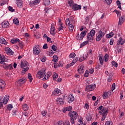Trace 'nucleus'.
<instances>
[{"mask_svg": "<svg viewBox=\"0 0 125 125\" xmlns=\"http://www.w3.org/2000/svg\"><path fill=\"white\" fill-rule=\"evenodd\" d=\"M2 28H8L9 27V22L7 21H4L1 23Z\"/></svg>", "mask_w": 125, "mask_h": 125, "instance_id": "nucleus-16", "label": "nucleus"}, {"mask_svg": "<svg viewBox=\"0 0 125 125\" xmlns=\"http://www.w3.org/2000/svg\"><path fill=\"white\" fill-rule=\"evenodd\" d=\"M114 12H116V13L117 14L118 17H120L121 16V13L119 12V11H117V10H115Z\"/></svg>", "mask_w": 125, "mask_h": 125, "instance_id": "nucleus-54", "label": "nucleus"}, {"mask_svg": "<svg viewBox=\"0 0 125 125\" xmlns=\"http://www.w3.org/2000/svg\"><path fill=\"white\" fill-rule=\"evenodd\" d=\"M87 31H83L81 32L80 35L79 34H77L76 36V39H77L78 41H82L84 37H85V35H86Z\"/></svg>", "mask_w": 125, "mask_h": 125, "instance_id": "nucleus-6", "label": "nucleus"}, {"mask_svg": "<svg viewBox=\"0 0 125 125\" xmlns=\"http://www.w3.org/2000/svg\"><path fill=\"white\" fill-rule=\"evenodd\" d=\"M86 119L88 122H90V121H91V119H92V117H91V115H89L86 117Z\"/></svg>", "mask_w": 125, "mask_h": 125, "instance_id": "nucleus-57", "label": "nucleus"}, {"mask_svg": "<svg viewBox=\"0 0 125 125\" xmlns=\"http://www.w3.org/2000/svg\"><path fill=\"white\" fill-rule=\"evenodd\" d=\"M8 100H9V96L5 95L4 98H2V97H0V106H3V104L5 105L7 104V102H8Z\"/></svg>", "mask_w": 125, "mask_h": 125, "instance_id": "nucleus-3", "label": "nucleus"}, {"mask_svg": "<svg viewBox=\"0 0 125 125\" xmlns=\"http://www.w3.org/2000/svg\"><path fill=\"white\" fill-rule=\"evenodd\" d=\"M95 35V30L92 29L90 31V32L88 34L87 36V40L89 42H92L93 41V37Z\"/></svg>", "mask_w": 125, "mask_h": 125, "instance_id": "nucleus-4", "label": "nucleus"}, {"mask_svg": "<svg viewBox=\"0 0 125 125\" xmlns=\"http://www.w3.org/2000/svg\"><path fill=\"white\" fill-rule=\"evenodd\" d=\"M107 4H111L113 0H104Z\"/></svg>", "mask_w": 125, "mask_h": 125, "instance_id": "nucleus-58", "label": "nucleus"}, {"mask_svg": "<svg viewBox=\"0 0 125 125\" xmlns=\"http://www.w3.org/2000/svg\"><path fill=\"white\" fill-rule=\"evenodd\" d=\"M68 116L70 117V123L72 125H75V121L77 120L78 117H79V115L78 113L75 111H70L68 113Z\"/></svg>", "mask_w": 125, "mask_h": 125, "instance_id": "nucleus-1", "label": "nucleus"}, {"mask_svg": "<svg viewBox=\"0 0 125 125\" xmlns=\"http://www.w3.org/2000/svg\"><path fill=\"white\" fill-rule=\"evenodd\" d=\"M103 97L104 99H106L108 97V93L107 92H104L103 95Z\"/></svg>", "mask_w": 125, "mask_h": 125, "instance_id": "nucleus-43", "label": "nucleus"}, {"mask_svg": "<svg viewBox=\"0 0 125 125\" xmlns=\"http://www.w3.org/2000/svg\"><path fill=\"white\" fill-rule=\"evenodd\" d=\"M5 86V82L2 80H0V89H3Z\"/></svg>", "mask_w": 125, "mask_h": 125, "instance_id": "nucleus-23", "label": "nucleus"}, {"mask_svg": "<svg viewBox=\"0 0 125 125\" xmlns=\"http://www.w3.org/2000/svg\"><path fill=\"white\" fill-rule=\"evenodd\" d=\"M19 44L21 48H23V42H22L21 41H20V42H19Z\"/></svg>", "mask_w": 125, "mask_h": 125, "instance_id": "nucleus-52", "label": "nucleus"}, {"mask_svg": "<svg viewBox=\"0 0 125 125\" xmlns=\"http://www.w3.org/2000/svg\"><path fill=\"white\" fill-rule=\"evenodd\" d=\"M78 60H79V58H75L72 61V62H71V64H72V65H75V64H76V63H77V61H78Z\"/></svg>", "mask_w": 125, "mask_h": 125, "instance_id": "nucleus-39", "label": "nucleus"}, {"mask_svg": "<svg viewBox=\"0 0 125 125\" xmlns=\"http://www.w3.org/2000/svg\"><path fill=\"white\" fill-rule=\"evenodd\" d=\"M100 114H102L103 117L102 118V121H103L106 118V116L108 114V110L107 108H104L101 111L99 112Z\"/></svg>", "mask_w": 125, "mask_h": 125, "instance_id": "nucleus-7", "label": "nucleus"}, {"mask_svg": "<svg viewBox=\"0 0 125 125\" xmlns=\"http://www.w3.org/2000/svg\"><path fill=\"white\" fill-rule=\"evenodd\" d=\"M55 24L54 23H52L51 26V29H50V34L51 35H52L53 36H54L55 35L56 32H55Z\"/></svg>", "mask_w": 125, "mask_h": 125, "instance_id": "nucleus-11", "label": "nucleus"}, {"mask_svg": "<svg viewBox=\"0 0 125 125\" xmlns=\"http://www.w3.org/2000/svg\"><path fill=\"white\" fill-rule=\"evenodd\" d=\"M88 75H89L88 71H86L84 74V77L85 78H87V77H88Z\"/></svg>", "mask_w": 125, "mask_h": 125, "instance_id": "nucleus-64", "label": "nucleus"}, {"mask_svg": "<svg viewBox=\"0 0 125 125\" xmlns=\"http://www.w3.org/2000/svg\"><path fill=\"white\" fill-rule=\"evenodd\" d=\"M68 2L69 6L70 7H73V5L75 4H74V0H69L68 1Z\"/></svg>", "mask_w": 125, "mask_h": 125, "instance_id": "nucleus-32", "label": "nucleus"}, {"mask_svg": "<svg viewBox=\"0 0 125 125\" xmlns=\"http://www.w3.org/2000/svg\"><path fill=\"white\" fill-rule=\"evenodd\" d=\"M87 58V55H83V56H81V57L79 58V61L80 62H83L84 60H85Z\"/></svg>", "mask_w": 125, "mask_h": 125, "instance_id": "nucleus-25", "label": "nucleus"}, {"mask_svg": "<svg viewBox=\"0 0 125 125\" xmlns=\"http://www.w3.org/2000/svg\"><path fill=\"white\" fill-rule=\"evenodd\" d=\"M8 3V0H2L0 1V6H2L4 4Z\"/></svg>", "mask_w": 125, "mask_h": 125, "instance_id": "nucleus-29", "label": "nucleus"}, {"mask_svg": "<svg viewBox=\"0 0 125 125\" xmlns=\"http://www.w3.org/2000/svg\"><path fill=\"white\" fill-rule=\"evenodd\" d=\"M0 42L2 43V44H4V45H6L7 44V42L3 38H0Z\"/></svg>", "mask_w": 125, "mask_h": 125, "instance_id": "nucleus-28", "label": "nucleus"}, {"mask_svg": "<svg viewBox=\"0 0 125 125\" xmlns=\"http://www.w3.org/2000/svg\"><path fill=\"white\" fill-rule=\"evenodd\" d=\"M14 0L18 7H20V8H22V7H23V1H22V0Z\"/></svg>", "mask_w": 125, "mask_h": 125, "instance_id": "nucleus-12", "label": "nucleus"}, {"mask_svg": "<svg viewBox=\"0 0 125 125\" xmlns=\"http://www.w3.org/2000/svg\"><path fill=\"white\" fill-rule=\"evenodd\" d=\"M22 108L23 111H28V110H29V106L26 104H22Z\"/></svg>", "mask_w": 125, "mask_h": 125, "instance_id": "nucleus-27", "label": "nucleus"}, {"mask_svg": "<svg viewBox=\"0 0 125 125\" xmlns=\"http://www.w3.org/2000/svg\"><path fill=\"white\" fill-rule=\"evenodd\" d=\"M99 58L101 65H103V62H104V57L102 56H99Z\"/></svg>", "mask_w": 125, "mask_h": 125, "instance_id": "nucleus-30", "label": "nucleus"}, {"mask_svg": "<svg viewBox=\"0 0 125 125\" xmlns=\"http://www.w3.org/2000/svg\"><path fill=\"white\" fill-rule=\"evenodd\" d=\"M14 24H16V25H19V20L18 19H14L13 20Z\"/></svg>", "mask_w": 125, "mask_h": 125, "instance_id": "nucleus-36", "label": "nucleus"}, {"mask_svg": "<svg viewBox=\"0 0 125 125\" xmlns=\"http://www.w3.org/2000/svg\"><path fill=\"white\" fill-rule=\"evenodd\" d=\"M88 43V41H85L83 42L81 44V47H83V46H84V45H86Z\"/></svg>", "mask_w": 125, "mask_h": 125, "instance_id": "nucleus-41", "label": "nucleus"}, {"mask_svg": "<svg viewBox=\"0 0 125 125\" xmlns=\"http://www.w3.org/2000/svg\"><path fill=\"white\" fill-rule=\"evenodd\" d=\"M4 62H5V56L4 55L1 56L0 54V64L2 65L4 64Z\"/></svg>", "mask_w": 125, "mask_h": 125, "instance_id": "nucleus-20", "label": "nucleus"}, {"mask_svg": "<svg viewBox=\"0 0 125 125\" xmlns=\"http://www.w3.org/2000/svg\"><path fill=\"white\" fill-rule=\"evenodd\" d=\"M116 84L115 83H113L112 85V87H111V90L112 91L115 90V88H116Z\"/></svg>", "mask_w": 125, "mask_h": 125, "instance_id": "nucleus-53", "label": "nucleus"}, {"mask_svg": "<svg viewBox=\"0 0 125 125\" xmlns=\"http://www.w3.org/2000/svg\"><path fill=\"white\" fill-rule=\"evenodd\" d=\"M53 94L54 95H57V94L60 95L61 94V90L58 88H56L53 91Z\"/></svg>", "mask_w": 125, "mask_h": 125, "instance_id": "nucleus-24", "label": "nucleus"}, {"mask_svg": "<svg viewBox=\"0 0 125 125\" xmlns=\"http://www.w3.org/2000/svg\"><path fill=\"white\" fill-rule=\"evenodd\" d=\"M20 40L18 38H13L11 40V43L14 44V43H17V42H19Z\"/></svg>", "mask_w": 125, "mask_h": 125, "instance_id": "nucleus-26", "label": "nucleus"}, {"mask_svg": "<svg viewBox=\"0 0 125 125\" xmlns=\"http://www.w3.org/2000/svg\"><path fill=\"white\" fill-rule=\"evenodd\" d=\"M7 108L9 110V111H11V110L12 109V108H13V106H12V104H9L7 106Z\"/></svg>", "mask_w": 125, "mask_h": 125, "instance_id": "nucleus-50", "label": "nucleus"}, {"mask_svg": "<svg viewBox=\"0 0 125 125\" xmlns=\"http://www.w3.org/2000/svg\"><path fill=\"white\" fill-rule=\"evenodd\" d=\"M78 71L80 75H83V73L84 72V66L83 64L80 65Z\"/></svg>", "mask_w": 125, "mask_h": 125, "instance_id": "nucleus-13", "label": "nucleus"}, {"mask_svg": "<svg viewBox=\"0 0 125 125\" xmlns=\"http://www.w3.org/2000/svg\"><path fill=\"white\" fill-rule=\"evenodd\" d=\"M63 125H70V122L66 121L64 123H63Z\"/></svg>", "mask_w": 125, "mask_h": 125, "instance_id": "nucleus-60", "label": "nucleus"}, {"mask_svg": "<svg viewBox=\"0 0 125 125\" xmlns=\"http://www.w3.org/2000/svg\"><path fill=\"white\" fill-rule=\"evenodd\" d=\"M94 72V69H90L89 70V74H90L91 75H92V73Z\"/></svg>", "mask_w": 125, "mask_h": 125, "instance_id": "nucleus-62", "label": "nucleus"}, {"mask_svg": "<svg viewBox=\"0 0 125 125\" xmlns=\"http://www.w3.org/2000/svg\"><path fill=\"white\" fill-rule=\"evenodd\" d=\"M6 51H7L8 53H9L11 55H13V51H12L10 48H6Z\"/></svg>", "mask_w": 125, "mask_h": 125, "instance_id": "nucleus-31", "label": "nucleus"}, {"mask_svg": "<svg viewBox=\"0 0 125 125\" xmlns=\"http://www.w3.org/2000/svg\"><path fill=\"white\" fill-rule=\"evenodd\" d=\"M62 25V24H60L61 26L58 28V31H60L63 30V26Z\"/></svg>", "mask_w": 125, "mask_h": 125, "instance_id": "nucleus-63", "label": "nucleus"}, {"mask_svg": "<svg viewBox=\"0 0 125 125\" xmlns=\"http://www.w3.org/2000/svg\"><path fill=\"white\" fill-rule=\"evenodd\" d=\"M8 9H9V11H11V12H14V11H15V10L14 9H13V8H12V7H11V6H9Z\"/></svg>", "mask_w": 125, "mask_h": 125, "instance_id": "nucleus-55", "label": "nucleus"}, {"mask_svg": "<svg viewBox=\"0 0 125 125\" xmlns=\"http://www.w3.org/2000/svg\"><path fill=\"white\" fill-rule=\"evenodd\" d=\"M105 125H113V122L112 121H107L106 122Z\"/></svg>", "mask_w": 125, "mask_h": 125, "instance_id": "nucleus-51", "label": "nucleus"}, {"mask_svg": "<svg viewBox=\"0 0 125 125\" xmlns=\"http://www.w3.org/2000/svg\"><path fill=\"white\" fill-rule=\"evenodd\" d=\"M74 100H75L74 95H69L68 96L67 101L69 103H72Z\"/></svg>", "mask_w": 125, "mask_h": 125, "instance_id": "nucleus-18", "label": "nucleus"}, {"mask_svg": "<svg viewBox=\"0 0 125 125\" xmlns=\"http://www.w3.org/2000/svg\"><path fill=\"white\" fill-rule=\"evenodd\" d=\"M52 49L54 50V51H56L57 50V47L54 45L52 46Z\"/></svg>", "mask_w": 125, "mask_h": 125, "instance_id": "nucleus-56", "label": "nucleus"}, {"mask_svg": "<svg viewBox=\"0 0 125 125\" xmlns=\"http://www.w3.org/2000/svg\"><path fill=\"white\" fill-rule=\"evenodd\" d=\"M28 78L30 81V82L32 83V82H33V78H32V75L31 74V73H29L28 74Z\"/></svg>", "mask_w": 125, "mask_h": 125, "instance_id": "nucleus-40", "label": "nucleus"}, {"mask_svg": "<svg viewBox=\"0 0 125 125\" xmlns=\"http://www.w3.org/2000/svg\"><path fill=\"white\" fill-rule=\"evenodd\" d=\"M49 73L47 72V74L44 77L43 80H45V81L48 80V79H49V78H50V75H49Z\"/></svg>", "mask_w": 125, "mask_h": 125, "instance_id": "nucleus-34", "label": "nucleus"}, {"mask_svg": "<svg viewBox=\"0 0 125 125\" xmlns=\"http://www.w3.org/2000/svg\"><path fill=\"white\" fill-rule=\"evenodd\" d=\"M95 87H96L95 84L87 85L86 86L85 90L86 91H92V90L95 89Z\"/></svg>", "mask_w": 125, "mask_h": 125, "instance_id": "nucleus-10", "label": "nucleus"}, {"mask_svg": "<svg viewBox=\"0 0 125 125\" xmlns=\"http://www.w3.org/2000/svg\"><path fill=\"white\" fill-rule=\"evenodd\" d=\"M57 102L59 105H63L64 104V100L62 98L57 99Z\"/></svg>", "mask_w": 125, "mask_h": 125, "instance_id": "nucleus-22", "label": "nucleus"}, {"mask_svg": "<svg viewBox=\"0 0 125 125\" xmlns=\"http://www.w3.org/2000/svg\"><path fill=\"white\" fill-rule=\"evenodd\" d=\"M74 25L72 24L69 25V30L70 32H73L74 30Z\"/></svg>", "mask_w": 125, "mask_h": 125, "instance_id": "nucleus-35", "label": "nucleus"}, {"mask_svg": "<svg viewBox=\"0 0 125 125\" xmlns=\"http://www.w3.org/2000/svg\"><path fill=\"white\" fill-rule=\"evenodd\" d=\"M108 59H109V55H108V54H105L104 56L105 62H107Z\"/></svg>", "mask_w": 125, "mask_h": 125, "instance_id": "nucleus-46", "label": "nucleus"}, {"mask_svg": "<svg viewBox=\"0 0 125 125\" xmlns=\"http://www.w3.org/2000/svg\"><path fill=\"white\" fill-rule=\"evenodd\" d=\"M40 45H35L33 47V53L35 55H39L41 53V49H40Z\"/></svg>", "mask_w": 125, "mask_h": 125, "instance_id": "nucleus-8", "label": "nucleus"}, {"mask_svg": "<svg viewBox=\"0 0 125 125\" xmlns=\"http://www.w3.org/2000/svg\"><path fill=\"white\" fill-rule=\"evenodd\" d=\"M41 2V0H35L32 1L33 4H36L37 3H40Z\"/></svg>", "mask_w": 125, "mask_h": 125, "instance_id": "nucleus-49", "label": "nucleus"}, {"mask_svg": "<svg viewBox=\"0 0 125 125\" xmlns=\"http://www.w3.org/2000/svg\"><path fill=\"white\" fill-rule=\"evenodd\" d=\"M125 20V16L123 15L119 18L118 25H122Z\"/></svg>", "mask_w": 125, "mask_h": 125, "instance_id": "nucleus-21", "label": "nucleus"}, {"mask_svg": "<svg viewBox=\"0 0 125 125\" xmlns=\"http://www.w3.org/2000/svg\"><path fill=\"white\" fill-rule=\"evenodd\" d=\"M105 34H106V32H102V31L100 30L99 32L98 35L96 37V42H100V41H101V39H102L103 37H104Z\"/></svg>", "mask_w": 125, "mask_h": 125, "instance_id": "nucleus-9", "label": "nucleus"}, {"mask_svg": "<svg viewBox=\"0 0 125 125\" xmlns=\"http://www.w3.org/2000/svg\"><path fill=\"white\" fill-rule=\"evenodd\" d=\"M21 67L23 69L22 73H26L29 70V62L27 61L21 60Z\"/></svg>", "mask_w": 125, "mask_h": 125, "instance_id": "nucleus-2", "label": "nucleus"}, {"mask_svg": "<svg viewBox=\"0 0 125 125\" xmlns=\"http://www.w3.org/2000/svg\"><path fill=\"white\" fill-rule=\"evenodd\" d=\"M72 9H74L75 11L77 10H80V9H82V6L78 5L77 4H74L73 5V6L72 7Z\"/></svg>", "mask_w": 125, "mask_h": 125, "instance_id": "nucleus-15", "label": "nucleus"}, {"mask_svg": "<svg viewBox=\"0 0 125 125\" xmlns=\"http://www.w3.org/2000/svg\"><path fill=\"white\" fill-rule=\"evenodd\" d=\"M66 25H70V21L69 19H67L65 21Z\"/></svg>", "mask_w": 125, "mask_h": 125, "instance_id": "nucleus-61", "label": "nucleus"}, {"mask_svg": "<svg viewBox=\"0 0 125 125\" xmlns=\"http://www.w3.org/2000/svg\"><path fill=\"white\" fill-rule=\"evenodd\" d=\"M45 5H49L50 4V0H45L44 1Z\"/></svg>", "mask_w": 125, "mask_h": 125, "instance_id": "nucleus-45", "label": "nucleus"}, {"mask_svg": "<svg viewBox=\"0 0 125 125\" xmlns=\"http://www.w3.org/2000/svg\"><path fill=\"white\" fill-rule=\"evenodd\" d=\"M47 112H46V110H42L41 112L42 115L43 116V117H45V116L46 115V113Z\"/></svg>", "mask_w": 125, "mask_h": 125, "instance_id": "nucleus-48", "label": "nucleus"}, {"mask_svg": "<svg viewBox=\"0 0 125 125\" xmlns=\"http://www.w3.org/2000/svg\"><path fill=\"white\" fill-rule=\"evenodd\" d=\"M58 78V74L57 73H55L53 75V79L54 81H56V79Z\"/></svg>", "mask_w": 125, "mask_h": 125, "instance_id": "nucleus-42", "label": "nucleus"}, {"mask_svg": "<svg viewBox=\"0 0 125 125\" xmlns=\"http://www.w3.org/2000/svg\"><path fill=\"white\" fill-rule=\"evenodd\" d=\"M111 64L112 66H113L115 68H117V67H118V63H117V62H115L114 61H113L112 62Z\"/></svg>", "mask_w": 125, "mask_h": 125, "instance_id": "nucleus-38", "label": "nucleus"}, {"mask_svg": "<svg viewBox=\"0 0 125 125\" xmlns=\"http://www.w3.org/2000/svg\"><path fill=\"white\" fill-rule=\"evenodd\" d=\"M116 3L118 6V8H119L120 9H122V6H121V2L120 1L117 0L116 1Z\"/></svg>", "mask_w": 125, "mask_h": 125, "instance_id": "nucleus-47", "label": "nucleus"}, {"mask_svg": "<svg viewBox=\"0 0 125 125\" xmlns=\"http://www.w3.org/2000/svg\"><path fill=\"white\" fill-rule=\"evenodd\" d=\"M75 57L76 54L75 53H71L69 56V58H74Z\"/></svg>", "mask_w": 125, "mask_h": 125, "instance_id": "nucleus-44", "label": "nucleus"}, {"mask_svg": "<svg viewBox=\"0 0 125 125\" xmlns=\"http://www.w3.org/2000/svg\"><path fill=\"white\" fill-rule=\"evenodd\" d=\"M73 66L72 64L71 63H69L68 64H67V65L65 66L66 69H69V68H70V67Z\"/></svg>", "mask_w": 125, "mask_h": 125, "instance_id": "nucleus-59", "label": "nucleus"}, {"mask_svg": "<svg viewBox=\"0 0 125 125\" xmlns=\"http://www.w3.org/2000/svg\"><path fill=\"white\" fill-rule=\"evenodd\" d=\"M45 69H42L39 71L36 75L37 79H42V78H43L45 75Z\"/></svg>", "mask_w": 125, "mask_h": 125, "instance_id": "nucleus-5", "label": "nucleus"}, {"mask_svg": "<svg viewBox=\"0 0 125 125\" xmlns=\"http://www.w3.org/2000/svg\"><path fill=\"white\" fill-rule=\"evenodd\" d=\"M25 80L23 79H20L19 81H17L16 83V84L18 86H21V85H22V84H23L24 83H25Z\"/></svg>", "mask_w": 125, "mask_h": 125, "instance_id": "nucleus-14", "label": "nucleus"}, {"mask_svg": "<svg viewBox=\"0 0 125 125\" xmlns=\"http://www.w3.org/2000/svg\"><path fill=\"white\" fill-rule=\"evenodd\" d=\"M53 59L52 60V61L55 62V63H57L58 62V57H57L56 55H54L53 56Z\"/></svg>", "mask_w": 125, "mask_h": 125, "instance_id": "nucleus-33", "label": "nucleus"}, {"mask_svg": "<svg viewBox=\"0 0 125 125\" xmlns=\"http://www.w3.org/2000/svg\"><path fill=\"white\" fill-rule=\"evenodd\" d=\"M114 36V33L110 32L109 34L106 35L107 39H109V38H112Z\"/></svg>", "mask_w": 125, "mask_h": 125, "instance_id": "nucleus-37", "label": "nucleus"}, {"mask_svg": "<svg viewBox=\"0 0 125 125\" xmlns=\"http://www.w3.org/2000/svg\"><path fill=\"white\" fill-rule=\"evenodd\" d=\"M3 67L4 69H5V70H12L13 68L12 64H4Z\"/></svg>", "mask_w": 125, "mask_h": 125, "instance_id": "nucleus-19", "label": "nucleus"}, {"mask_svg": "<svg viewBox=\"0 0 125 125\" xmlns=\"http://www.w3.org/2000/svg\"><path fill=\"white\" fill-rule=\"evenodd\" d=\"M125 40L124 39H122V37H120L119 40L117 41V44L118 45H120V44L121 45H123V44H124V43H125Z\"/></svg>", "mask_w": 125, "mask_h": 125, "instance_id": "nucleus-17", "label": "nucleus"}]
</instances>
